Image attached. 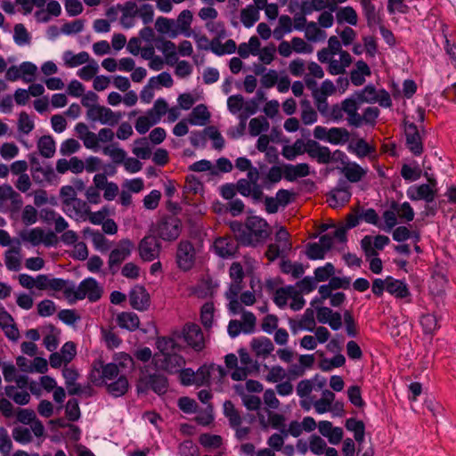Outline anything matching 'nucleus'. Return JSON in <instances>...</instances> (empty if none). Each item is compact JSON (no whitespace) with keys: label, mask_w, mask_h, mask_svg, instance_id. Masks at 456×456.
Masks as SVG:
<instances>
[{"label":"nucleus","mask_w":456,"mask_h":456,"mask_svg":"<svg viewBox=\"0 0 456 456\" xmlns=\"http://www.w3.org/2000/svg\"><path fill=\"white\" fill-rule=\"evenodd\" d=\"M168 388L167 378L155 370L151 371L150 366H143L140 369V375L136 384L138 393H147L152 390L158 395H164Z\"/></svg>","instance_id":"nucleus-1"},{"label":"nucleus","mask_w":456,"mask_h":456,"mask_svg":"<svg viewBox=\"0 0 456 456\" xmlns=\"http://www.w3.org/2000/svg\"><path fill=\"white\" fill-rule=\"evenodd\" d=\"M182 221L175 216L165 215L151 227V232L165 241H174L181 234Z\"/></svg>","instance_id":"nucleus-2"},{"label":"nucleus","mask_w":456,"mask_h":456,"mask_svg":"<svg viewBox=\"0 0 456 456\" xmlns=\"http://www.w3.org/2000/svg\"><path fill=\"white\" fill-rule=\"evenodd\" d=\"M23 205V200L20 193L7 183L0 186V211L18 213Z\"/></svg>","instance_id":"nucleus-3"},{"label":"nucleus","mask_w":456,"mask_h":456,"mask_svg":"<svg viewBox=\"0 0 456 456\" xmlns=\"http://www.w3.org/2000/svg\"><path fill=\"white\" fill-rule=\"evenodd\" d=\"M102 294V289L98 282L94 278H86L80 282L77 289L73 286L71 304L85 297H87L90 302H96L101 298Z\"/></svg>","instance_id":"nucleus-4"},{"label":"nucleus","mask_w":456,"mask_h":456,"mask_svg":"<svg viewBox=\"0 0 456 456\" xmlns=\"http://www.w3.org/2000/svg\"><path fill=\"white\" fill-rule=\"evenodd\" d=\"M134 243L129 239L119 240L118 247L109 255L108 265L112 275H115L120 265L131 255Z\"/></svg>","instance_id":"nucleus-5"},{"label":"nucleus","mask_w":456,"mask_h":456,"mask_svg":"<svg viewBox=\"0 0 456 456\" xmlns=\"http://www.w3.org/2000/svg\"><path fill=\"white\" fill-rule=\"evenodd\" d=\"M177 338H183L189 346L200 352L205 347L204 336L200 327L192 322L186 323L181 332H175Z\"/></svg>","instance_id":"nucleus-6"},{"label":"nucleus","mask_w":456,"mask_h":456,"mask_svg":"<svg viewBox=\"0 0 456 456\" xmlns=\"http://www.w3.org/2000/svg\"><path fill=\"white\" fill-rule=\"evenodd\" d=\"M175 259L177 266L184 272L190 271L194 266L196 251L190 240H182L178 243Z\"/></svg>","instance_id":"nucleus-7"},{"label":"nucleus","mask_w":456,"mask_h":456,"mask_svg":"<svg viewBox=\"0 0 456 456\" xmlns=\"http://www.w3.org/2000/svg\"><path fill=\"white\" fill-rule=\"evenodd\" d=\"M247 232L251 239L250 246L265 240L270 234L267 222L258 216H249L246 220Z\"/></svg>","instance_id":"nucleus-8"},{"label":"nucleus","mask_w":456,"mask_h":456,"mask_svg":"<svg viewBox=\"0 0 456 456\" xmlns=\"http://www.w3.org/2000/svg\"><path fill=\"white\" fill-rule=\"evenodd\" d=\"M39 289L46 290L50 289L53 291H63L64 297L71 304L72 294H73V284L69 286V281L61 278H49L46 274L38 275Z\"/></svg>","instance_id":"nucleus-9"},{"label":"nucleus","mask_w":456,"mask_h":456,"mask_svg":"<svg viewBox=\"0 0 456 456\" xmlns=\"http://www.w3.org/2000/svg\"><path fill=\"white\" fill-rule=\"evenodd\" d=\"M138 249L141 258L143 261L150 262L159 256L161 249V243L154 233L146 235L141 240Z\"/></svg>","instance_id":"nucleus-10"},{"label":"nucleus","mask_w":456,"mask_h":456,"mask_svg":"<svg viewBox=\"0 0 456 456\" xmlns=\"http://www.w3.org/2000/svg\"><path fill=\"white\" fill-rule=\"evenodd\" d=\"M351 196L352 194L349 191V186L343 180H340L338 186L332 189L326 195L327 202L332 208H338L345 206L349 202Z\"/></svg>","instance_id":"nucleus-11"},{"label":"nucleus","mask_w":456,"mask_h":456,"mask_svg":"<svg viewBox=\"0 0 456 456\" xmlns=\"http://www.w3.org/2000/svg\"><path fill=\"white\" fill-rule=\"evenodd\" d=\"M216 371H218L217 381H222L226 376V371L222 366L216 364H204L200 366L195 372V385L197 387L209 386L211 377L212 375H216Z\"/></svg>","instance_id":"nucleus-12"},{"label":"nucleus","mask_w":456,"mask_h":456,"mask_svg":"<svg viewBox=\"0 0 456 456\" xmlns=\"http://www.w3.org/2000/svg\"><path fill=\"white\" fill-rule=\"evenodd\" d=\"M158 357L159 355L156 354V366H159L161 370L171 374L178 372L180 369L185 364L184 358L177 352L163 355L162 358Z\"/></svg>","instance_id":"nucleus-13"},{"label":"nucleus","mask_w":456,"mask_h":456,"mask_svg":"<svg viewBox=\"0 0 456 456\" xmlns=\"http://www.w3.org/2000/svg\"><path fill=\"white\" fill-rule=\"evenodd\" d=\"M306 153L319 164H329L332 160V153L329 147L321 145L315 140L309 139L306 141Z\"/></svg>","instance_id":"nucleus-14"},{"label":"nucleus","mask_w":456,"mask_h":456,"mask_svg":"<svg viewBox=\"0 0 456 456\" xmlns=\"http://www.w3.org/2000/svg\"><path fill=\"white\" fill-rule=\"evenodd\" d=\"M405 137L408 149L415 155L423 152V143L417 126L414 123L405 124Z\"/></svg>","instance_id":"nucleus-15"},{"label":"nucleus","mask_w":456,"mask_h":456,"mask_svg":"<svg viewBox=\"0 0 456 456\" xmlns=\"http://www.w3.org/2000/svg\"><path fill=\"white\" fill-rule=\"evenodd\" d=\"M354 114L355 118H346L349 126L354 127H360L363 124L374 126L379 115V110L377 107H368L363 110L362 115L358 113V110H354Z\"/></svg>","instance_id":"nucleus-16"},{"label":"nucleus","mask_w":456,"mask_h":456,"mask_svg":"<svg viewBox=\"0 0 456 456\" xmlns=\"http://www.w3.org/2000/svg\"><path fill=\"white\" fill-rule=\"evenodd\" d=\"M150 295L142 286H135L129 292V302L134 309L144 311L150 305Z\"/></svg>","instance_id":"nucleus-17"},{"label":"nucleus","mask_w":456,"mask_h":456,"mask_svg":"<svg viewBox=\"0 0 456 456\" xmlns=\"http://www.w3.org/2000/svg\"><path fill=\"white\" fill-rule=\"evenodd\" d=\"M240 241L231 237L218 238L215 241V249L224 258L233 256L239 248Z\"/></svg>","instance_id":"nucleus-18"},{"label":"nucleus","mask_w":456,"mask_h":456,"mask_svg":"<svg viewBox=\"0 0 456 456\" xmlns=\"http://www.w3.org/2000/svg\"><path fill=\"white\" fill-rule=\"evenodd\" d=\"M0 327L9 339L16 341L19 338L20 332L12 316L2 305H0Z\"/></svg>","instance_id":"nucleus-19"},{"label":"nucleus","mask_w":456,"mask_h":456,"mask_svg":"<svg viewBox=\"0 0 456 456\" xmlns=\"http://www.w3.org/2000/svg\"><path fill=\"white\" fill-rule=\"evenodd\" d=\"M349 99L355 103V110H359L363 103L377 102V90L373 85H367L363 89L354 92Z\"/></svg>","instance_id":"nucleus-20"},{"label":"nucleus","mask_w":456,"mask_h":456,"mask_svg":"<svg viewBox=\"0 0 456 456\" xmlns=\"http://www.w3.org/2000/svg\"><path fill=\"white\" fill-rule=\"evenodd\" d=\"M355 103L354 101H351L349 98L343 100L339 104H334L331 107L330 112H329V116L333 120H341L343 118V113L347 115V118H355L354 114Z\"/></svg>","instance_id":"nucleus-21"},{"label":"nucleus","mask_w":456,"mask_h":456,"mask_svg":"<svg viewBox=\"0 0 456 456\" xmlns=\"http://www.w3.org/2000/svg\"><path fill=\"white\" fill-rule=\"evenodd\" d=\"M436 189H433L429 184H421L417 187H411L407 191V195L411 200H423L428 203L433 202L436 198Z\"/></svg>","instance_id":"nucleus-22"},{"label":"nucleus","mask_w":456,"mask_h":456,"mask_svg":"<svg viewBox=\"0 0 456 456\" xmlns=\"http://www.w3.org/2000/svg\"><path fill=\"white\" fill-rule=\"evenodd\" d=\"M387 291L399 299H404L411 297L408 285L401 280H396L391 276H387Z\"/></svg>","instance_id":"nucleus-23"},{"label":"nucleus","mask_w":456,"mask_h":456,"mask_svg":"<svg viewBox=\"0 0 456 456\" xmlns=\"http://www.w3.org/2000/svg\"><path fill=\"white\" fill-rule=\"evenodd\" d=\"M289 324L293 333H297V330L303 329L308 330L310 331L314 330L315 327L314 310L311 308H307L298 322L290 319Z\"/></svg>","instance_id":"nucleus-24"},{"label":"nucleus","mask_w":456,"mask_h":456,"mask_svg":"<svg viewBox=\"0 0 456 456\" xmlns=\"http://www.w3.org/2000/svg\"><path fill=\"white\" fill-rule=\"evenodd\" d=\"M310 175V167L306 163H300L296 166H284V177L287 181L292 182L298 177H305Z\"/></svg>","instance_id":"nucleus-25"},{"label":"nucleus","mask_w":456,"mask_h":456,"mask_svg":"<svg viewBox=\"0 0 456 456\" xmlns=\"http://www.w3.org/2000/svg\"><path fill=\"white\" fill-rule=\"evenodd\" d=\"M210 118V113L204 104H199L191 112L188 122L191 125L205 126Z\"/></svg>","instance_id":"nucleus-26"},{"label":"nucleus","mask_w":456,"mask_h":456,"mask_svg":"<svg viewBox=\"0 0 456 456\" xmlns=\"http://www.w3.org/2000/svg\"><path fill=\"white\" fill-rule=\"evenodd\" d=\"M251 347L256 356L263 358H266L274 349L273 342L268 338H254L251 341Z\"/></svg>","instance_id":"nucleus-27"},{"label":"nucleus","mask_w":456,"mask_h":456,"mask_svg":"<svg viewBox=\"0 0 456 456\" xmlns=\"http://www.w3.org/2000/svg\"><path fill=\"white\" fill-rule=\"evenodd\" d=\"M117 322L120 328L134 331L138 329L140 320L134 313L123 312L117 316Z\"/></svg>","instance_id":"nucleus-28"},{"label":"nucleus","mask_w":456,"mask_h":456,"mask_svg":"<svg viewBox=\"0 0 456 456\" xmlns=\"http://www.w3.org/2000/svg\"><path fill=\"white\" fill-rule=\"evenodd\" d=\"M342 172L350 183L360 182L367 174V171L355 162L344 167Z\"/></svg>","instance_id":"nucleus-29"},{"label":"nucleus","mask_w":456,"mask_h":456,"mask_svg":"<svg viewBox=\"0 0 456 456\" xmlns=\"http://www.w3.org/2000/svg\"><path fill=\"white\" fill-rule=\"evenodd\" d=\"M306 153V142L297 139L292 145H287L282 148V156L288 160H293L297 156Z\"/></svg>","instance_id":"nucleus-30"},{"label":"nucleus","mask_w":456,"mask_h":456,"mask_svg":"<svg viewBox=\"0 0 456 456\" xmlns=\"http://www.w3.org/2000/svg\"><path fill=\"white\" fill-rule=\"evenodd\" d=\"M156 346L161 356L174 352H179L182 349V346L175 342V338L169 337L159 338Z\"/></svg>","instance_id":"nucleus-31"},{"label":"nucleus","mask_w":456,"mask_h":456,"mask_svg":"<svg viewBox=\"0 0 456 456\" xmlns=\"http://www.w3.org/2000/svg\"><path fill=\"white\" fill-rule=\"evenodd\" d=\"M129 387V383L125 375H120L117 380L107 385V391L115 397L124 395Z\"/></svg>","instance_id":"nucleus-32"},{"label":"nucleus","mask_w":456,"mask_h":456,"mask_svg":"<svg viewBox=\"0 0 456 456\" xmlns=\"http://www.w3.org/2000/svg\"><path fill=\"white\" fill-rule=\"evenodd\" d=\"M363 13L367 20V25L371 28L377 24H380V18L376 12V7L371 0H361Z\"/></svg>","instance_id":"nucleus-33"},{"label":"nucleus","mask_w":456,"mask_h":456,"mask_svg":"<svg viewBox=\"0 0 456 456\" xmlns=\"http://www.w3.org/2000/svg\"><path fill=\"white\" fill-rule=\"evenodd\" d=\"M230 228L234 233V240L240 241L243 246H250L251 239L247 232L246 224H243L239 221H233L230 224Z\"/></svg>","instance_id":"nucleus-34"},{"label":"nucleus","mask_w":456,"mask_h":456,"mask_svg":"<svg viewBox=\"0 0 456 456\" xmlns=\"http://www.w3.org/2000/svg\"><path fill=\"white\" fill-rule=\"evenodd\" d=\"M224 414L228 419L232 428L240 426L242 419L232 401L227 400L224 403Z\"/></svg>","instance_id":"nucleus-35"},{"label":"nucleus","mask_w":456,"mask_h":456,"mask_svg":"<svg viewBox=\"0 0 456 456\" xmlns=\"http://www.w3.org/2000/svg\"><path fill=\"white\" fill-rule=\"evenodd\" d=\"M40 154L45 158H52L55 153V142L51 135H43L37 142Z\"/></svg>","instance_id":"nucleus-36"},{"label":"nucleus","mask_w":456,"mask_h":456,"mask_svg":"<svg viewBox=\"0 0 456 456\" xmlns=\"http://www.w3.org/2000/svg\"><path fill=\"white\" fill-rule=\"evenodd\" d=\"M350 133L345 127H331L329 129L328 142L331 144H343L348 142Z\"/></svg>","instance_id":"nucleus-37"},{"label":"nucleus","mask_w":456,"mask_h":456,"mask_svg":"<svg viewBox=\"0 0 456 456\" xmlns=\"http://www.w3.org/2000/svg\"><path fill=\"white\" fill-rule=\"evenodd\" d=\"M84 235H89L95 248L101 251H107L109 249L108 240L105 236L99 231H94L89 227H86L83 231Z\"/></svg>","instance_id":"nucleus-38"},{"label":"nucleus","mask_w":456,"mask_h":456,"mask_svg":"<svg viewBox=\"0 0 456 456\" xmlns=\"http://www.w3.org/2000/svg\"><path fill=\"white\" fill-rule=\"evenodd\" d=\"M46 329L49 330V334L45 336L43 344L48 351L53 352L58 347L61 331L53 324H49Z\"/></svg>","instance_id":"nucleus-39"},{"label":"nucleus","mask_w":456,"mask_h":456,"mask_svg":"<svg viewBox=\"0 0 456 456\" xmlns=\"http://www.w3.org/2000/svg\"><path fill=\"white\" fill-rule=\"evenodd\" d=\"M90 60V56L86 52H80L77 54H72L70 51H67L64 53V61L66 66L69 68H74L84 63L88 62Z\"/></svg>","instance_id":"nucleus-40"},{"label":"nucleus","mask_w":456,"mask_h":456,"mask_svg":"<svg viewBox=\"0 0 456 456\" xmlns=\"http://www.w3.org/2000/svg\"><path fill=\"white\" fill-rule=\"evenodd\" d=\"M269 126H270V124L265 117L260 116L257 118H254L250 119V121H249V125H248L249 134L252 136H257L262 132L268 131Z\"/></svg>","instance_id":"nucleus-41"},{"label":"nucleus","mask_w":456,"mask_h":456,"mask_svg":"<svg viewBox=\"0 0 456 456\" xmlns=\"http://www.w3.org/2000/svg\"><path fill=\"white\" fill-rule=\"evenodd\" d=\"M259 19V12L254 5H248L240 12V20L247 28L252 27Z\"/></svg>","instance_id":"nucleus-42"},{"label":"nucleus","mask_w":456,"mask_h":456,"mask_svg":"<svg viewBox=\"0 0 456 456\" xmlns=\"http://www.w3.org/2000/svg\"><path fill=\"white\" fill-rule=\"evenodd\" d=\"M338 23L347 22L350 25H356L358 16L355 10L351 6L341 8L336 14Z\"/></svg>","instance_id":"nucleus-43"},{"label":"nucleus","mask_w":456,"mask_h":456,"mask_svg":"<svg viewBox=\"0 0 456 456\" xmlns=\"http://www.w3.org/2000/svg\"><path fill=\"white\" fill-rule=\"evenodd\" d=\"M281 270L283 273H290L295 279L301 277L305 273L304 266L301 263H292L290 260H282L281 263Z\"/></svg>","instance_id":"nucleus-44"},{"label":"nucleus","mask_w":456,"mask_h":456,"mask_svg":"<svg viewBox=\"0 0 456 456\" xmlns=\"http://www.w3.org/2000/svg\"><path fill=\"white\" fill-rule=\"evenodd\" d=\"M44 230L37 227L33 228L28 232H21L20 236L23 241H28L33 246H38L43 241Z\"/></svg>","instance_id":"nucleus-45"},{"label":"nucleus","mask_w":456,"mask_h":456,"mask_svg":"<svg viewBox=\"0 0 456 456\" xmlns=\"http://www.w3.org/2000/svg\"><path fill=\"white\" fill-rule=\"evenodd\" d=\"M101 370H102V361L101 359L94 361L89 374V380L96 387L104 385L103 373L101 372Z\"/></svg>","instance_id":"nucleus-46"},{"label":"nucleus","mask_w":456,"mask_h":456,"mask_svg":"<svg viewBox=\"0 0 456 456\" xmlns=\"http://www.w3.org/2000/svg\"><path fill=\"white\" fill-rule=\"evenodd\" d=\"M391 208L396 210L399 217L408 222L412 221L414 218L413 209L408 202H403L402 205H399L397 202L393 201L391 203Z\"/></svg>","instance_id":"nucleus-47"},{"label":"nucleus","mask_w":456,"mask_h":456,"mask_svg":"<svg viewBox=\"0 0 456 456\" xmlns=\"http://www.w3.org/2000/svg\"><path fill=\"white\" fill-rule=\"evenodd\" d=\"M222 437L218 435H211L208 433L201 434L199 437L200 444L205 448L216 449L222 444Z\"/></svg>","instance_id":"nucleus-48"},{"label":"nucleus","mask_w":456,"mask_h":456,"mask_svg":"<svg viewBox=\"0 0 456 456\" xmlns=\"http://www.w3.org/2000/svg\"><path fill=\"white\" fill-rule=\"evenodd\" d=\"M155 45L157 49L164 53L165 57H174L175 53H176V45L172 41L158 37L155 39Z\"/></svg>","instance_id":"nucleus-49"},{"label":"nucleus","mask_w":456,"mask_h":456,"mask_svg":"<svg viewBox=\"0 0 456 456\" xmlns=\"http://www.w3.org/2000/svg\"><path fill=\"white\" fill-rule=\"evenodd\" d=\"M213 316H214L213 303H205L201 307L200 320H201L202 325L206 329H209L212 327Z\"/></svg>","instance_id":"nucleus-50"},{"label":"nucleus","mask_w":456,"mask_h":456,"mask_svg":"<svg viewBox=\"0 0 456 456\" xmlns=\"http://www.w3.org/2000/svg\"><path fill=\"white\" fill-rule=\"evenodd\" d=\"M13 439L20 444H26L33 440L30 430L28 428L17 427L12 429Z\"/></svg>","instance_id":"nucleus-51"},{"label":"nucleus","mask_w":456,"mask_h":456,"mask_svg":"<svg viewBox=\"0 0 456 456\" xmlns=\"http://www.w3.org/2000/svg\"><path fill=\"white\" fill-rule=\"evenodd\" d=\"M121 118V113L113 112L110 109L102 106L100 122L110 126H115Z\"/></svg>","instance_id":"nucleus-52"},{"label":"nucleus","mask_w":456,"mask_h":456,"mask_svg":"<svg viewBox=\"0 0 456 456\" xmlns=\"http://www.w3.org/2000/svg\"><path fill=\"white\" fill-rule=\"evenodd\" d=\"M102 152L111 158L114 163L123 164L126 158V152L120 148H112V146H105L102 149Z\"/></svg>","instance_id":"nucleus-53"},{"label":"nucleus","mask_w":456,"mask_h":456,"mask_svg":"<svg viewBox=\"0 0 456 456\" xmlns=\"http://www.w3.org/2000/svg\"><path fill=\"white\" fill-rule=\"evenodd\" d=\"M335 273V267L331 263H327L324 266L314 270V280L316 281H325L332 277Z\"/></svg>","instance_id":"nucleus-54"},{"label":"nucleus","mask_w":456,"mask_h":456,"mask_svg":"<svg viewBox=\"0 0 456 456\" xmlns=\"http://www.w3.org/2000/svg\"><path fill=\"white\" fill-rule=\"evenodd\" d=\"M65 414L69 421H77L80 418L78 401L75 398L69 399L66 404Z\"/></svg>","instance_id":"nucleus-55"},{"label":"nucleus","mask_w":456,"mask_h":456,"mask_svg":"<svg viewBox=\"0 0 456 456\" xmlns=\"http://www.w3.org/2000/svg\"><path fill=\"white\" fill-rule=\"evenodd\" d=\"M134 143L136 145L141 146H135L133 149V153L136 155L137 157L141 158L142 159H148L151 155V151L150 147L148 146V142L146 138H140L135 140Z\"/></svg>","instance_id":"nucleus-56"},{"label":"nucleus","mask_w":456,"mask_h":456,"mask_svg":"<svg viewBox=\"0 0 456 456\" xmlns=\"http://www.w3.org/2000/svg\"><path fill=\"white\" fill-rule=\"evenodd\" d=\"M289 238V234L288 231L281 226L275 234V243H278V245L283 248V251L289 252L292 248V244Z\"/></svg>","instance_id":"nucleus-57"},{"label":"nucleus","mask_w":456,"mask_h":456,"mask_svg":"<svg viewBox=\"0 0 456 456\" xmlns=\"http://www.w3.org/2000/svg\"><path fill=\"white\" fill-rule=\"evenodd\" d=\"M13 38L14 41L20 45L28 44L30 42L29 34L27 31L25 26L21 23L16 24L14 26Z\"/></svg>","instance_id":"nucleus-58"},{"label":"nucleus","mask_w":456,"mask_h":456,"mask_svg":"<svg viewBox=\"0 0 456 456\" xmlns=\"http://www.w3.org/2000/svg\"><path fill=\"white\" fill-rule=\"evenodd\" d=\"M118 8L122 12V20L134 18L138 14V9L135 2L127 1L124 4H118Z\"/></svg>","instance_id":"nucleus-59"},{"label":"nucleus","mask_w":456,"mask_h":456,"mask_svg":"<svg viewBox=\"0 0 456 456\" xmlns=\"http://www.w3.org/2000/svg\"><path fill=\"white\" fill-rule=\"evenodd\" d=\"M98 64L94 61H92L90 64L84 66L82 69H80L77 72V75L81 79L85 81H89L95 77L96 73L98 72Z\"/></svg>","instance_id":"nucleus-60"},{"label":"nucleus","mask_w":456,"mask_h":456,"mask_svg":"<svg viewBox=\"0 0 456 456\" xmlns=\"http://www.w3.org/2000/svg\"><path fill=\"white\" fill-rule=\"evenodd\" d=\"M21 77L25 82H32L37 72V66L32 62L25 61L20 66Z\"/></svg>","instance_id":"nucleus-61"},{"label":"nucleus","mask_w":456,"mask_h":456,"mask_svg":"<svg viewBox=\"0 0 456 456\" xmlns=\"http://www.w3.org/2000/svg\"><path fill=\"white\" fill-rule=\"evenodd\" d=\"M18 253L15 249H9L5 253V265L11 271H18L20 268V258L16 256Z\"/></svg>","instance_id":"nucleus-62"},{"label":"nucleus","mask_w":456,"mask_h":456,"mask_svg":"<svg viewBox=\"0 0 456 456\" xmlns=\"http://www.w3.org/2000/svg\"><path fill=\"white\" fill-rule=\"evenodd\" d=\"M420 323L427 333H431L438 328V320L433 314L423 315Z\"/></svg>","instance_id":"nucleus-63"},{"label":"nucleus","mask_w":456,"mask_h":456,"mask_svg":"<svg viewBox=\"0 0 456 456\" xmlns=\"http://www.w3.org/2000/svg\"><path fill=\"white\" fill-rule=\"evenodd\" d=\"M179 453L181 456H198L199 448L191 440H186L179 445Z\"/></svg>","instance_id":"nucleus-64"}]
</instances>
